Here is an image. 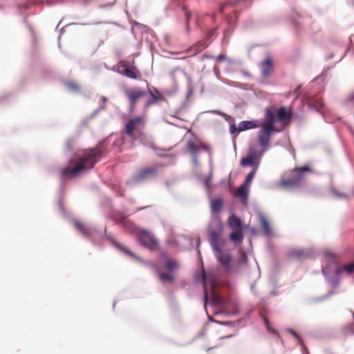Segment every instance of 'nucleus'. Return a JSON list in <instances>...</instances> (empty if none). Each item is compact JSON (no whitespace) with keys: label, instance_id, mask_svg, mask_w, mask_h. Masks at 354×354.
I'll use <instances>...</instances> for the list:
<instances>
[{"label":"nucleus","instance_id":"obj_1","mask_svg":"<svg viewBox=\"0 0 354 354\" xmlns=\"http://www.w3.org/2000/svg\"><path fill=\"white\" fill-rule=\"evenodd\" d=\"M102 143H98L95 148L84 150L75 167H67L62 170V177H73L84 169H93L102 157Z\"/></svg>","mask_w":354,"mask_h":354},{"label":"nucleus","instance_id":"obj_2","mask_svg":"<svg viewBox=\"0 0 354 354\" xmlns=\"http://www.w3.org/2000/svg\"><path fill=\"white\" fill-rule=\"evenodd\" d=\"M261 129L258 131V140L263 149L267 150L272 134L274 129V115L268 111L265 120L261 123Z\"/></svg>","mask_w":354,"mask_h":354},{"label":"nucleus","instance_id":"obj_3","mask_svg":"<svg viewBox=\"0 0 354 354\" xmlns=\"http://www.w3.org/2000/svg\"><path fill=\"white\" fill-rule=\"evenodd\" d=\"M310 168L308 166L296 167L290 172V176L282 178L278 186L283 189L295 188L300 186L305 178L306 173L310 172Z\"/></svg>","mask_w":354,"mask_h":354},{"label":"nucleus","instance_id":"obj_4","mask_svg":"<svg viewBox=\"0 0 354 354\" xmlns=\"http://www.w3.org/2000/svg\"><path fill=\"white\" fill-rule=\"evenodd\" d=\"M214 228L209 230V241L212 249L219 246H223L224 241L221 239L223 232V225L220 221H217L212 224Z\"/></svg>","mask_w":354,"mask_h":354},{"label":"nucleus","instance_id":"obj_5","mask_svg":"<svg viewBox=\"0 0 354 354\" xmlns=\"http://www.w3.org/2000/svg\"><path fill=\"white\" fill-rule=\"evenodd\" d=\"M138 241L142 246L151 250H156L159 247L158 240L150 232L146 230L139 231Z\"/></svg>","mask_w":354,"mask_h":354},{"label":"nucleus","instance_id":"obj_6","mask_svg":"<svg viewBox=\"0 0 354 354\" xmlns=\"http://www.w3.org/2000/svg\"><path fill=\"white\" fill-rule=\"evenodd\" d=\"M222 247L223 246H219L212 250L217 261L223 266L226 271L229 272L232 270V256L230 252L224 251Z\"/></svg>","mask_w":354,"mask_h":354},{"label":"nucleus","instance_id":"obj_7","mask_svg":"<svg viewBox=\"0 0 354 354\" xmlns=\"http://www.w3.org/2000/svg\"><path fill=\"white\" fill-rule=\"evenodd\" d=\"M145 125V118L143 116H137L129 120L126 124L125 129L127 134L134 138L135 131L139 130Z\"/></svg>","mask_w":354,"mask_h":354},{"label":"nucleus","instance_id":"obj_8","mask_svg":"<svg viewBox=\"0 0 354 354\" xmlns=\"http://www.w3.org/2000/svg\"><path fill=\"white\" fill-rule=\"evenodd\" d=\"M158 169L156 167H147L139 170L133 177L136 183L142 182L156 176Z\"/></svg>","mask_w":354,"mask_h":354},{"label":"nucleus","instance_id":"obj_9","mask_svg":"<svg viewBox=\"0 0 354 354\" xmlns=\"http://www.w3.org/2000/svg\"><path fill=\"white\" fill-rule=\"evenodd\" d=\"M118 71L122 75L129 78L136 80L138 78V71L134 66L130 67L126 61H121L118 65Z\"/></svg>","mask_w":354,"mask_h":354},{"label":"nucleus","instance_id":"obj_10","mask_svg":"<svg viewBox=\"0 0 354 354\" xmlns=\"http://www.w3.org/2000/svg\"><path fill=\"white\" fill-rule=\"evenodd\" d=\"M145 95L146 92L138 88L129 89L126 91V96L129 102L131 109H133L138 100Z\"/></svg>","mask_w":354,"mask_h":354},{"label":"nucleus","instance_id":"obj_11","mask_svg":"<svg viewBox=\"0 0 354 354\" xmlns=\"http://www.w3.org/2000/svg\"><path fill=\"white\" fill-rule=\"evenodd\" d=\"M187 149L192 155L193 161L195 164H198L197 154L201 149H207V147L205 144H198L192 140L187 142Z\"/></svg>","mask_w":354,"mask_h":354},{"label":"nucleus","instance_id":"obj_12","mask_svg":"<svg viewBox=\"0 0 354 354\" xmlns=\"http://www.w3.org/2000/svg\"><path fill=\"white\" fill-rule=\"evenodd\" d=\"M261 122L259 120L242 121L238 125V133L248 129L260 127Z\"/></svg>","mask_w":354,"mask_h":354},{"label":"nucleus","instance_id":"obj_13","mask_svg":"<svg viewBox=\"0 0 354 354\" xmlns=\"http://www.w3.org/2000/svg\"><path fill=\"white\" fill-rule=\"evenodd\" d=\"M149 93L151 97L146 102V107H148L158 102H162L165 100L164 96L156 88H153V91H149Z\"/></svg>","mask_w":354,"mask_h":354},{"label":"nucleus","instance_id":"obj_14","mask_svg":"<svg viewBox=\"0 0 354 354\" xmlns=\"http://www.w3.org/2000/svg\"><path fill=\"white\" fill-rule=\"evenodd\" d=\"M262 75L263 77H268L270 75L273 69L272 60L268 57L261 63V66Z\"/></svg>","mask_w":354,"mask_h":354},{"label":"nucleus","instance_id":"obj_15","mask_svg":"<svg viewBox=\"0 0 354 354\" xmlns=\"http://www.w3.org/2000/svg\"><path fill=\"white\" fill-rule=\"evenodd\" d=\"M240 163H241V165L243 167H248V166L254 167L253 170H257L259 168V166L260 165L259 161H257L255 159L250 157L249 156H247L241 158Z\"/></svg>","mask_w":354,"mask_h":354},{"label":"nucleus","instance_id":"obj_16","mask_svg":"<svg viewBox=\"0 0 354 354\" xmlns=\"http://www.w3.org/2000/svg\"><path fill=\"white\" fill-rule=\"evenodd\" d=\"M210 299L211 302L215 306H218L224 308L227 306L228 300L222 298L220 295H216L214 292H212Z\"/></svg>","mask_w":354,"mask_h":354},{"label":"nucleus","instance_id":"obj_17","mask_svg":"<svg viewBox=\"0 0 354 354\" xmlns=\"http://www.w3.org/2000/svg\"><path fill=\"white\" fill-rule=\"evenodd\" d=\"M227 223L232 230L243 229L241 219L235 215H231L228 218Z\"/></svg>","mask_w":354,"mask_h":354},{"label":"nucleus","instance_id":"obj_18","mask_svg":"<svg viewBox=\"0 0 354 354\" xmlns=\"http://www.w3.org/2000/svg\"><path fill=\"white\" fill-rule=\"evenodd\" d=\"M266 151V150L263 148L261 151H258L254 146H251L248 149V156L255 159L257 161H259L260 162L261 158Z\"/></svg>","mask_w":354,"mask_h":354},{"label":"nucleus","instance_id":"obj_19","mask_svg":"<svg viewBox=\"0 0 354 354\" xmlns=\"http://www.w3.org/2000/svg\"><path fill=\"white\" fill-rule=\"evenodd\" d=\"M230 239L234 243H241L243 240V229L232 230L230 234Z\"/></svg>","mask_w":354,"mask_h":354},{"label":"nucleus","instance_id":"obj_20","mask_svg":"<svg viewBox=\"0 0 354 354\" xmlns=\"http://www.w3.org/2000/svg\"><path fill=\"white\" fill-rule=\"evenodd\" d=\"M165 267L168 272H173L179 268V264L176 261L167 257L165 259Z\"/></svg>","mask_w":354,"mask_h":354},{"label":"nucleus","instance_id":"obj_21","mask_svg":"<svg viewBox=\"0 0 354 354\" xmlns=\"http://www.w3.org/2000/svg\"><path fill=\"white\" fill-rule=\"evenodd\" d=\"M74 225H75V228L84 236H91V229L87 227L86 225H84L81 221H75Z\"/></svg>","mask_w":354,"mask_h":354},{"label":"nucleus","instance_id":"obj_22","mask_svg":"<svg viewBox=\"0 0 354 354\" xmlns=\"http://www.w3.org/2000/svg\"><path fill=\"white\" fill-rule=\"evenodd\" d=\"M277 117L281 122L290 120L292 117V113L290 112H288L286 108L282 106L277 110Z\"/></svg>","mask_w":354,"mask_h":354},{"label":"nucleus","instance_id":"obj_23","mask_svg":"<svg viewBox=\"0 0 354 354\" xmlns=\"http://www.w3.org/2000/svg\"><path fill=\"white\" fill-rule=\"evenodd\" d=\"M158 277L160 280L165 283L167 281L172 282L175 279L174 275L172 274V272H159Z\"/></svg>","mask_w":354,"mask_h":354},{"label":"nucleus","instance_id":"obj_24","mask_svg":"<svg viewBox=\"0 0 354 354\" xmlns=\"http://www.w3.org/2000/svg\"><path fill=\"white\" fill-rule=\"evenodd\" d=\"M223 207V202L220 199L214 200L212 202L211 209L213 212H218Z\"/></svg>","mask_w":354,"mask_h":354},{"label":"nucleus","instance_id":"obj_25","mask_svg":"<svg viewBox=\"0 0 354 354\" xmlns=\"http://www.w3.org/2000/svg\"><path fill=\"white\" fill-rule=\"evenodd\" d=\"M309 105L315 109L319 111L323 106V102L321 99L313 98L309 101Z\"/></svg>","mask_w":354,"mask_h":354},{"label":"nucleus","instance_id":"obj_26","mask_svg":"<svg viewBox=\"0 0 354 354\" xmlns=\"http://www.w3.org/2000/svg\"><path fill=\"white\" fill-rule=\"evenodd\" d=\"M248 186L242 184L237 189L236 194L243 199L248 196Z\"/></svg>","mask_w":354,"mask_h":354},{"label":"nucleus","instance_id":"obj_27","mask_svg":"<svg viewBox=\"0 0 354 354\" xmlns=\"http://www.w3.org/2000/svg\"><path fill=\"white\" fill-rule=\"evenodd\" d=\"M290 255L297 259H301L306 257V253L304 250L300 249L292 250L290 252Z\"/></svg>","mask_w":354,"mask_h":354},{"label":"nucleus","instance_id":"obj_28","mask_svg":"<svg viewBox=\"0 0 354 354\" xmlns=\"http://www.w3.org/2000/svg\"><path fill=\"white\" fill-rule=\"evenodd\" d=\"M261 221L264 233L269 235L271 233V228L268 221L264 217H261Z\"/></svg>","mask_w":354,"mask_h":354},{"label":"nucleus","instance_id":"obj_29","mask_svg":"<svg viewBox=\"0 0 354 354\" xmlns=\"http://www.w3.org/2000/svg\"><path fill=\"white\" fill-rule=\"evenodd\" d=\"M257 170H252L246 176V178L245 180V182L243 185L249 187L250 183H252L255 174H256Z\"/></svg>","mask_w":354,"mask_h":354},{"label":"nucleus","instance_id":"obj_30","mask_svg":"<svg viewBox=\"0 0 354 354\" xmlns=\"http://www.w3.org/2000/svg\"><path fill=\"white\" fill-rule=\"evenodd\" d=\"M66 86L72 91L77 92L80 91V86L75 82H69L66 84Z\"/></svg>","mask_w":354,"mask_h":354},{"label":"nucleus","instance_id":"obj_31","mask_svg":"<svg viewBox=\"0 0 354 354\" xmlns=\"http://www.w3.org/2000/svg\"><path fill=\"white\" fill-rule=\"evenodd\" d=\"M342 268L348 274L353 273L354 272V261L344 265Z\"/></svg>","mask_w":354,"mask_h":354},{"label":"nucleus","instance_id":"obj_32","mask_svg":"<svg viewBox=\"0 0 354 354\" xmlns=\"http://www.w3.org/2000/svg\"><path fill=\"white\" fill-rule=\"evenodd\" d=\"M212 176L209 175L205 180L204 184L207 189H209L212 185Z\"/></svg>","mask_w":354,"mask_h":354},{"label":"nucleus","instance_id":"obj_33","mask_svg":"<svg viewBox=\"0 0 354 354\" xmlns=\"http://www.w3.org/2000/svg\"><path fill=\"white\" fill-rule=\"evenodd\" d=\"M288 332L293 336L295 337L300 343H301V339L300 337V336L297 333L296 331H295L294 330L292 329H288Z\"/></svg>","mask_w":354,"mask_h":354},{"label":"nucleus","instance_id":"obj_34","mask_svg":"<svg viewBox=\"0 0 354 354\" xmlns=\"http://www.w3.org/2000/svg\"><path fill=\"white\" fill-rule=\"evenodd\" d=\"M288 332L293 336L295 337L300 343H301V339L300 337V336L297 333L296 331H295L294 330L292 329H288Z\"/></svg>","mask_w":354,"mask_h":354},{"label":"nucleus","instance_id":"obj_35","mask_svg":"<svg viewBox=\"0 0 354 354\" xmlns=\"http://www.w3.org/2000/svg\"><path fill=\"white\" fill-rule=\"evenodd\" d=\"M120 250L122 251H123L124 253H126L127 255H129L134 259H137V257L133 252H131L130 250H127V248L121 247Z\"/></svg>","mask_w":354,"mask_h":354},{"label":"nucleus","instance_id":"obj_36","mask_svg":"<svg viewBox=\"0 0 354 354\" xmlns=\"http://www.w3.org/2000/svg\"><path fill=\"white\" fill-rule=\"evenodd\" d=\"M230 130L232 133H238V127H236L235 124H232L230 127Z\"/></svg>","mask_w":354,"mask_h":354},{"label":"nucleus","instance_id":"obj_37","mask_svg":"<svg viewBox=\"0 0 354 354\" xmlns=\"http://www.w3.org/2000/svg\"><path fill=\"white\" fill-rule=\"evenodd\" d=\"M100 100H101V102L102 103V105H103V106H101V109H104L105 104H106V103L107 102V98L106 97H102L100 98Z\"/></svg>","mask_w":354,"mask_h":354},{"label":"nucleus","instance_id":"obj_38","mask_svg":"<svg viewBox=\"0 0 354 354\" xmlns=\"http://www.w3.org/2000/svg\"><path fill=\"white\" fill-rule=\"evenodd\" d=\"M207 290H206V288H204V300H205V306H206L207 304Z\"/></svg>","mask_w":354,"mask_h":354},{"label":"nucleus","instance_id":"obj_39","mask_svg":"<svg viewBox=\"0 0 354 354\" xmlns=\"http://www.w3.org/2000/svg\"><path fill=\"white\" fill-rule=\"evenodd\" d=\"M185 15H186V19H187V28H188V24H189V19H190V14L188 12H186Z\"/></svg>","mask_w":354,"mask_h":354},{"label":"nucleus","instance_id":"obj_40","mask_svg":"<svg viewBox=\"0 0 354 354\" xmlns=\"http://www.w3.org/2000/svg\"><path fill=\"white\" fill-rule=\"evenodd\" d=\"M348 100L350 102H354V91L350 94L348 97Z\"/></svg>","mask_w":354,"mask_h":354},{"label":"nucleus","instance_id":"obj_41","mask_svg":"<svg viewBox=\"0 0 354 354\" xmlns=\"http://www.w3.org/2000/svg\"><path fill=\"white\" fill-rule=\"evenodd\" d=\"M226 58L225 55L221 54L217 57V59L218 60H225Z\"/></svg>","mask_w":354,"mask_h":354},{"label":"nucleus","instance_id":"obj_42","mask_svg":"<svg viewBox=\"0 0 354 354\" xmlns=\"http://www.w3.org/2000/svg\"><path fill=\"white\" fill-rule=\"evenodd\" d=\"M265 324H266L268 330H270L269 321L267 319H265Z\"/></svg>","mask_w":354,"mask_h":354},{"label":"nucleus","instance_id":"obj_43","mask_svg":"<svg viewBox=\"0 0 354 354\" xmlns=\"http://www.w3.org/2000/svg\"><path fill=\"white\" fill-rule=\"evenodd\" d=\"M127 218V216L124 214L120 215V220L122 222H124L125 219Z\"/></svg>","mask_w":354,"mask_h":354},{"label":"nucleus","instance_id":"obj_44","mask_svg":"<svg viewBox=\"0 0 354 354\" xmlns=\"http://www.w3.org/2000/svg\"><path fill=\"white\" fill-rule=\"evenodd\" d=\"M225 7V5H223V6H221V8H220V12H223Z\"/></svg>","mask_w":354,"mask_h":354},{"label":"nucleus","instance_id":"obj_45","mask_svg":"<svg viewBox=\"0 0 354 354\" xmlns=\"http://www.w3.org/2000/svg\"><path fill=\"white\" fill-rule=\"evenodd\" d=\"M326 254H327V255H328V256H330V255H331V256L333 257V254H332L331 253H329V252H328V253H326Z\"/></svg>","mask_w":354,"mask_h":354},{"label":"nucleus","instance_id":"obj_46","mask_svg":"<svg viewBox=\"0 0 354 354\" xmlns=\"http://www.w3.org/2000/svg\"><path fill=\"white\" fill-rule=\"evenodd\" d=\"M339 196L342 197H346V195H344V194H340Z\"/></svg>","mask_w":354,"mask_h":354}]
</instances>
